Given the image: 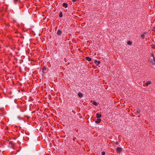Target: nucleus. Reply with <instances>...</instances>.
<instances>
[{"label": "nucleus", "mask_w": 155, "mask_h": 155, "mask_svg": "<svg viewBox=\"0 0 155 155\" xmlns=\"http://www.w3.org/2000/svg\"><path fill=\"white\" fill-rule=\"evenodd\" d=\"M116 144L117 145L118 144V142H117L116 143Z\"/></svg>", "instance_id": "21"}, {"label": "nucleus", "mask_w": 155, "mask_h": 155, "mask_svg": "<svg viewBox=\"0 0 155 155\" xmlns=\"http://www.w3.org/2000/svg\"><path fill=\"white\" fill-rule=\"evenodd\" d=\"M131 43H132L130 41H128L127 42V44H128L129 45H131Z\"/></svg>", "instance_id": "14"}, {"label": "nucleus", "mask_w": 155, "mask_h": 155, "mask_svg": "<svg viewBox=\"0 0 155 155\" xmlns=\"http://www.w3.org/2000/svg\"><path fill=\"white\" fill-rule=\"evenodd\" d=\"M72 1L73 2H76V0H72Z\"/></svg>", "instance_id": "20"}, {"label": "nucleus", "mask_w": 155, "mask_h": 155, "mask_svg": "<svg viewBox=\"0 0 155 155\" xmlns=\"http://www.w3.org/2000/svg\"><path fill=\"white\" fill-rule=\"evenodd\" d=\"M101 121V119H97V120L95 121V123L96 124H99V123Z\"/></svg>", "instance_id": "5"}, {"label": "nucleus", "mask_w": 155, "mask_h": 155, "mask_svg": "<svg viewBox=\"0 0 155 155\" xmlns=\"http://www.w3.org/2000/svg\"><path fill=\"white\" fill-rule=\"evenodd\" d=\"M94 62L97 65H98L100 63V61H97V60H95Z\"/></svg>", "instance_id": "10"}, {"label": "nucleus", "mask_w": 155, "mask_h": 155, "mask_svg": "<svg viewBox=\"0 0 155 155\" xmlns=\"http://www.w3.org/2000/svg\"><path fill=\"white\" fill-rule=\"evenodd\" d=\"M9 144L12 147H13L14 146V144L12 141H10L9 142Z\"/></svg>", "instance_id": "4"}, {"label": "nucleus", "mask_w": 155, "mask_h": 155, "mask_svg": "<svg viewBox=\"0 0 155 155\" xmlns=\"http://www.w3.org/2000/svg\"><path fill=\"white\" fill-rule=\"evenodd\" d=\"M46 70V68L45 67H44L42 69V70L43 71H45Z\"/></svg>", "instance_id": "16"}, {"label": "nucleus", "mask_w": 155, "mask_h": 155, "mask_svg": "<svg viewBox=\"0 0 155 155\" xmlns=\"http://www.w3.org/2000/svg\"><path fill=\"white\" fill-rule=\"evenodd\" d=\"M152 56H153V60L155 61V58H154V56H153V54H152Z\"/></svg>", "instance_id": "18"}, {"label": "nucleus", "mask_w": 155, "mask_h": 155, "mask_svg": "<svg viewBox=\"0 0 155 155\" xmlns=\"http://www.w3.org/2000/svg\"><path fill=\"white\" fill-rule=\"evenodd\" d=\"M85 59L86 60H87V61H91V58L88 57H87L85 58Z\"/></svg>", "instance_id": "8"}, {"label": "nucleus", "mask_w": 155, "mask_h": 155, "mask_svg": "<svg viewBox=\"0 0 155 155\" xmlns=\"http://www.w3.org/2000/svg\"><path fill=\"white\" fill-rule=\"evenodd\" d=\"M96 117L98 119H100L101 117V114H99L97 113L96 114Z\"/></svg>", "instance_id": "3"}, {"label": "nucleus", "mask_w": 155, "mask_h": 155, "mask_svg": "<svg viewBox=\"0 0 155 155\" xmlns=\"http://www.w3.org/2000/svg\"><path fill=\"white\" fill-rule=\"evenodd\" d=\"M78 96L80 97H82L83 96L82 94L80 92L78 93Z\"/></svg>", "instance_id": "9"}, {"label": "nucleus", "mask_w": 155, "mask_h": 155, "mask_svg": "<svg viewBox=\"0 0 155 155\" xmlns=\"http://www.w3.org/2000/svg\"><path fill=\"white\" fill-rule=\"evenodd\" d=\"M140 113V111H136V113L137 114H139V113Z\"/></svg>", "instance_id": "19"}, {"label": "nucleus", "mask_w": 155, "mask_h": 155, "mask_svg": "<svg viewBox=\"0 0 155 155\" xmlns=\"http://www.w3.org/2000/svg\"><path fill=\"white\" fill-rule=\"evenodd\" d=\"M92 104L94 105L95 106H97L98 105V103H97V102L95 101H94L93 102V103Z\"/></svg>", "instance_id": "12"}, {"label": "nucleus", "mask_w": 155, "mask_h": 155, "mask_svg": "<svg viewBox=\"0 0 155 155\" xmlns=\"http://www.w3.org/2000/svg\"><path fill=\"white\" fill-rule=\"evenodd\" d=\"M20 2V0H14V2L15 4L18 3Z\"/></svg>", "instance_id": "11"}, {"label": "nucleus", "mask_w": 155, "mask_h": 155, "mask_svg": "<svg viewBox=\"0 0 155 155\" xmlns=\"http://www.w3.org/2000/svg\"><path fill=\"white\" fill-rule=\"evenodd\" d=\"M151 83V81H147L146 83L145 84V85L146 86H148L149 85H150Z\"/></svg>", "instance_id": "2"}, {"label": "nucleus", "mask_w": 155, "mask_h": 155, "mask_svg": "<svg viewBox=\"0 0 155 155\" xmlns=\"http://www.w3.org/2000/svg\"><path fill=\"white\" fill-rule=\"evenodd\" d=\"M62 31L60 29L58 30L57 31V34L58 35H61V34Z\"/></svg>", "instance_id": "7"}, {"label": "nucleus", "mask_w": 155, "mask_h": 155, "mask_svg": "<svg viewBox=\"0 0 155 155\" xmlns=\"http://www.w3.org/2000/svg\"><path fill=\"white\" fill-rule=\"evenodd\" d=\"M62 12H61L59 14V17H62Z\"/></svg>", "instance_id": "13"}, {"label": "nucleus", "mask_w": 155, "mask_h": 155, "mask_svg": "<svg viewBox=\"0 0 155 155\" xmlns=\"http://www.w3.org/2000/svg\"><path fill=\"white\" fill-rule=\"evenodd\" d=\"M62 6L65 8H67L68 6V4L65 3H63L62 4Z\"/></svg>", "instance_id": "6"}, {"label": "nucleus", "mask_w": 155, "mask_h": 155, "mask_svg": "<svg viewBox=\"0 0 155 155\" xmlns=\"http://www.w3.org/2000/svg\"><path fill=\"white\" fill-rule=\"evenodd\" d=\"M141 38H143V39H144V34H143L141 35Z\"/></svg>", "instance_id": "15"}, {"label": "nucleus", "mask_w": 155, "mask_h": 155, "mask_svg": "<svg viewBox=\"0 0 155 155\" xmlns=\"http://www.w3.org/2000/svg\"><path fill=\"white\" fill-rule=\"evenodd\" d=\"M122 150V149L120 147H118L117 148L116 151L117 153H120Z\"/></svg>", "instance_id": "1"}, {"label": "nucleus", "mask_w": 155, "mask_h": 155, "mask_svg": "<svg viewBox=\"0 0 155 155\" xmlns=\"http://www.w3.org/2000/svg\"><path fill=\"white\" fill-rule=\"evenodd\" d=\"M102 155H105V152L104 151L102 152L101 153Z\"/></svg>", "instance_id": "17"}]
</instances>
